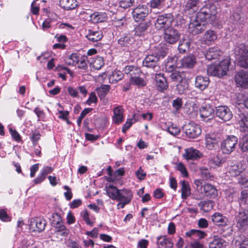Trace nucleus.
<instances>
[{"label": "nucleus", "mask_w": 248, "mask_h": 248, "mask_svg": "<svg viewBox=\"0 0 248 248\" xmlns=\"http://www.w3.org/2000/svg\"><path fill=\"white\" fill-rule=\"evenodd\" d=\"M217 20L216 5L207 4L201 8L194 19H191L188 26L189 31L194 35L200 33L205 30V22L214 24Z\"/></svg>", "instance_id": "nucleus-1"}, {"label": "nucleus", "mask_w": 248, "mask_h": 248, "mask_svg": "<svg viewBox=\"0 0 248 248\" xmlns=\"http://www.w3.org/2000/svg\"><path fill=\"white\" fill-rule=\"evenodd\" d=\"M167 54V50L164 49L161 45L155 47L154 54L147 55L142 61V65L157 71L159 69L158 61L160 57H164Z\"/></svg>", "instance_id": "nucleus-2"}, {"label": "nucleus", "mask_w": 248, "mask_h": 248, "mask_svg": "<svg viewBox=\"0 0 248 248\" xmlns=\"http://www.w3.org/2000/svg\"><path fill=\"white\" fill-rule=\"evenodd\" d=\"M230 62L228 60H223L218 64H212L207 68L209 75L221 78L227 74L229 70Z\"/></svg>", "instance_id": "nucleus-3"}, {"label": "nucleus", "mask_w": 248, "mask_h": 248, "mask_svg": "<svg viewBox=\"0 0 248 248\" xmlns=\"http://www.w3.org/2000/svg\"><path fill=\"white\" fill-rule=\"evenodd\" d=\"M237 56V64L241 67L248 68V46L243 44H239L235 48Z\"/></svg>", "instance_id": "nucleus-4"}, {"label": "nucleus", "mask_w": 248, "mask_h": 248, "mask_svg": "<svg viewBox=\"0 0 248 248\" xmlns=\"http://www.w3.org/2000/svg\"><path fill=\"white\" fill-rule=\"evenodd\" d=\"M234 221L239 231H245L248 227V210L241 209L236 212Z\"/></svg>", "instance_id": "nucleus-5"}, {"label": "nucleus", "mask_w": 248, "mask_h": 248, "mask_svg": "<svg viewBox=\"0 0 248 248\" xmlns=\"http://www.w3.org/2000/svg\"><path fill=\"white\" fill-rule=\"evenodd\" d=\"M238 142V138L234 136H228L221 143L220 148L223 153L230 154L232 152Z\"/></svg>", "instance_id": "nucleus-6"}, {"label": "nucleus", "mask_w": 248, "mask_h": 248, "mask_svg": "<svg viewBox=\"0 0 248 248\" xmlns=\"http://www.w3.org/2000/svg\"><path fill=\"white\" fill-rule=\"evenodd\" d=\"M173 20V16L171 14L159 15L155 23V27L157 30L169 28Z\"/></svg>", "instance_id": "nucleus-7"}, {"label": "nucleus", "mask_w": 248, "mask_h": 248, "mask_svg": "<svg viewBox=\"0 0 248 248\" xmlns=\"http://www.w3.org/2000/svg\"><path fill=\"white\" fill-rule=\"evenodd\" d=\"M183 129L186 136L192 139L198 137L201 134L202 130L200 127L194 123H189L183 127Z\"/></svg>", "instance_id": "nucleus-8"}, {"label": "nucleus", "mask_w": 248, "mask_h": 248, "mask_svg": "<svg viewBox=\"0 0 248 248\" xmlns=\"http://www.w3.org/2000/svg\"><path fill=\"white\" fill-rule=\"evenodd\" d=\"M52 223L56 228V232L60 235L66 236L69 231L62 222L61 217L57 213L54 214L52 216Z\"/></svg>", "instance_id": "nucleus-9"}, {"label": "nucleus", "mask_w": 248, "mask_h": 248, "mask_svg": "<svg viewBox=\"0 0 248 248\" xmlns=\"http://www.w3.org/2000/svg\"><path fill=\"white\" fill-rule=\"evenodd\" d=\"M180 37V33L177 30L172 28L165 29L163 38L167 43L174 44L178 41Z\"/></svg>", "instance_id": "nucleus-10"}, {"label": "nucleus", "mask_w": 248, "mask_h": 248, "mask_svg": "<svg viewBox=\"0 0 248 248\" xmlns=\"http://www.w3.org/2000/svg\"><path fill=\"white\" fill-rule=\"evenodd\" d=\"M216 115L220 120L226 122L232 117V113L230 109L226 106H219L216 108Z\"/></svg>", "instance_id": "nucleus-11"}, {"label": "nucleus", "mask_w": 248, "mask_h": 248, "mask_svg": "<svg viewBox=\"0 0 248 248\" xmlns=\"http://www.w3.org/2000/svg\"><path fill=\"white\" fill-rule=\"evenodd\" d=\"M221 139V135L218 133H209L206 135V147L209 150H213L217 147Z\"/></svg>", "instance_id": "nucleus-12"}, {"label": "nucleus", "mask_w": 248, "mask_h": 248, "mask_svg": "<svg viewBox=\"0 0 248 248\" xmlns=\"http://www.w3.org/2000/svg\"><path fill=\"white\" fill-rule=\"evenodd\" d=\"M149 9L146 5H139L132 11L133 18L136 22L142 21L148 16Z\"/></svg>", "instance_id": "nucleus-13"}, {"label": "nucleus", "mask_w": 248, "mask_h": 248, "mask_svg": "<svg viewBox=\"0 0 248 248\" xmlns=\"http://www.w3.org/2000/svg\"><path fill=\"white\" fill-rule=\"evenodd\" d=\"M234 79L237 86L248 88V71L243 70L238 71L235 75Z\"/></svg>", "instance_id": "nucleus-14"}, {"label": "nucleus", "mask_w": 248, "mask_h": 248, "mask_svg": "<svg viewBox=\"0 0 248 248\" xmlns=\"http://www.w3.org/2000/svg\"><path fill=\"white\" fill-rule=\"evenodd\" d=\"M200 116L203 121L208 122L214 118L215 110L209 104L202 106L200 109Z\"/></svg>", "instance_id": "nucleus-15"}, {"label": "nucleus", "mask_w": 248, "mask_h": 248, "mask_svg": "<svg viewBox=\"0 0 248 248\" xmlns=\"http://www.w3.org/2000/svg\"><path fill=\"white\" fill-rule=\"evenodd\" d=\"M46 224V221L43 218H33L30 221V229L32 232H40L45 229Z\"/></svg>", "instance_id": "nucleus-16"}, {"label": "nucleus", "mask_w": 248, "mask_h": 248, "mask_svg": "<svg viewBox=\"0 0 248 248\" xmlns=\"http://www.w3.org/2000/svg\"><path fill=\"white\" fill-rule=\"evenodd\" d=\"M86 37L89 41L92 42L101 40L103 36L102 32L100 30L88 29L86 31Z\"/></svg>", "instance_id": "nucleus-17"}, {"label": "nucleus", "mask_w": 248, "mask_h": 248, "mask_svg": "<svg viewBox=\"0 0 248 248\" xmlns=\"http://www.w3.org/2000/svg\"><path fill=\"white\" fill-rule=\"evenodd\" d=\"M156 245L158 248H172L173 243L167 235H160L157 237Z\"/></svg>", "instance_id": "nucleus-18"}, {"label": "nucleus", "mask_w": 248, "mask_h": 248, "mask_svg": "<svg viewBox=\"0 0 248 248\" xmlns=\"http://www.w3.org/2000/svg\"><path fill=\"white\" fill-rule=\"evenodd\" d=\"M185 154H183L184 158L187 160H196L202 156V154L199 150L192 147L186 149Z\"/></svg>", "instance_id": "nucleus-19"}, {"label": "nucleus", "mask_w": 248, "mask_h": 248, "mask_svg": "<svg viewBox=\"0 0 248 248\" xmlns=\"http://www.w3.org/2000/svg\"><path fill=\"white\" fill-rule=\"evenodd\" d=\"M108 15L105 12H95L90 15L89 21L93 23L103 22L107 20Z\"/></svg>", "instance_id": "nucleus-20"}, {"label": "nucleus", "mask_w": 248, "mask_h": 248, "mask_svg": "<svg viewBox=\"0 0 248 248\" xmlns=\"http://www.w3.org/2000/svg\"><path fill=\"white\" fill-rule=\"evenodd\" d=\"M156 86L158 91L163 92L168 88V84L163 74L159 73L155 75Z\"/></svg>", "instance_id": "nucleus-21"}, {"label": "nucleus", "mask_w": 248, "mask_h": 248, "mask_svg": "<svg viewBox=\"0 0 248 248\" xmlns=\"http://www.w3.org/2000/svg\"><path fill=\"white\" fill-rule=\"evenodd\" d=\"M213 223L217 226H225L228 223V218L219 213H215L211 216Z\"/></svg>", "instance_id": "nucleus-22"}, {"label": "nucleus", "mask_w": 248, "mask_h": 248, "mask_svg": "<svg viewBox=\"0 0 248 248\" xmlns=\"http://www.w3.org/2000/svg\"><path fill=\"white\" fill-rule=\"evenodd\" d=\"M238 124L242 131L248 130V114L241 113L238 114L237 116Z\"/></svg>", "instance_id": "nucleus-23"}, {"label": "nucleus", "mask_w": 248, "mask_h": 248, "mask_svg": "<svg viewBox=\"0 0 248 248\" xmlns=\"http://www.w3.org/2000/svg\"><path fill=\"white\" fill-rule=\"evenodd\" d=\"M119 192L118 198L117 201L124 202H125V203H128L131 202L133 197V193L130 190L123 189H121Z\"/></svg>", "instance_id": "nucleus-24"}, {"label": "nucleus", "mask_w": 248, "mask_h": 248, "mask_svg": "<svg viewBox=\"0 0 248 248\" xmlns=\"http://www.w3.org/2000/svg\"><path fill=\"white\" fill-rule=\"evenodd\" d=\"M135 40L130 34H125L118 41V45L122 48L128 47L133 44Z\"/></svg>", "instance_id": "nucleus-25"}, {"label": "nucleus", "mask_w": 248, "mask_h": 248, "mask_svg": "<svg viewBox=\"0 0 248 248\" xmlns=\"http://www.w3.org/2000/svg\"><path fill=\"white\" fill-rule=\"evenodd\" d=\"M209 84V79L207 77L197 76L195 78V87L201 90L206 89Z\"/></svg>", "instance_id": "nucleus-26"}, {"label": "nucleus", "mask_w": 248, "mask_h": 248, "mask_svg": "<svg viewBox=\"0 0 248 248\" xmlns=\"http://www.w3.org/2000/svg\"><path fill=\"white\" fill-rule=\"evenodd\" d=\"M191 41L188 37H184L180 40L178 47V50L181 53H185L187 52L190 47Z\"/></svg>", "instance_id": "nucleus-27"}, {"label": "nucleus", "mask_w": 248, "mask_h": 248, "mask_svg": "<svg viewBox=\"0 0 248 248\" xmlns=\"http://www.w3.org/2000/svg\"><path fill=\"white\" fill-rule=\"evenodd\" d=\"M124 110L121 106L116 107L113 110V121L116 124L121 123L124 120Z\"/></svg>", "instance_id": "nucleus-28"}, {"label": "nucleus", "mask_w": 248, "mask_h": 248, "mask_svg": "<svg viewBox=\"0 0 248 248\" xmlns=\"http://www.w3.org/2000/svg\"><path fill=\"white\" fill-rule=\"evenodd\" d=\"M228 243L223 239L217 237L214 239L209 244V248H226Z\"/></svg>", "instance_id": "nucleus-29"}, {"label": "nucleus", "mask_w": 248, "mask_h": 248, "mask_svg": "<svg viewBox=\"0 0 248 248\" xmlns=\"http://www.w3.org/2000/svg\"><path fill=\"white\" fill-rule=\"evenodd\" d=\"M123 71L125 74L131 76V77L136 76H140L141 73V71L139 67L132 65L125 66Z\"/></svg>", "instance_id": "nucleus-30"}, {"label": "nucleus", "mask_w": 248, "mask_h": 248, "mask_svg": "<svg viewBox=\"0 0 248 248\" xmlns=\"http://www.w3.org/2000/svg\"><path fill=\"white\" fill-rule=\"evenodd\" d=\"M60 5L66 10L75 9L78 6L76 0H59Z\"/></svg>", "instance_id": "nucleus-31"}, {"label": "nucleus", "mask_w": 248, "mask_h": 248, "mask_svg": "<svg viewBox=\"0 0 248 248\" xmlns=\"http://www.w3.org/2000/svg\"><path fill=\"white\" fill-rule=\"evenodd\" d=\"M217 38V35L213 31L208 30L206 31L202 38V41L204 44L211 45Z\"/></svg>", "instance_id": "nucleus-32"}, {"label": "nucleus", "mask_w": 248, "mask_h": 248, "mask_svg": "<svg viewBox=\"0 0 248 248\" xmlns=\"http://www.w3.org/2000/svg\"><path fill=\"white\" fill-rule=\"evenodd\" d=\"M196 63V58L193 55H188L181 60V64L183 67L192 68Z\"/></svg>", "instance_id": "nucleus-33"}, {"label": "nucleus", "mask_w": 248, "mask_h": 248, "mask_svg": "<svg viewBox=\"0 0 248 248\" xmlns=\"http://www.w3.org/2000/svg\"><path fill=\"white\" fill-rule=\"evenodd\" d=\"M220 51L217 47H211L206 51L205 57L208 60L217 59L220 55Z\"/></svg>", "instance_id": "nucleus-34"}, {"label": "nucleus", "mask_w": 248, "mask_h": 248, "mask_svg": "<svg viewBox=\"0 0 248 248\" xmlns=\"http://www.w3.org/2000/svg\"><path fill=\"white\" fill-rule=\"evenodd\" d=\"M149 27V23L147 22L139 24L135 28V35L139 36L144 35Z\"/></svg>", "instance_id": "nucleus-35"}, {"label": "nucleus", "mask_w": 248, "mask_h": 248, "mask_svg": "<svg viewBox=\"0 0 248 248\" xmlns=\"http://www.w3.org/2000/svg\"><path fill=\"white\" fill-rule=\"evenodd\" d=\"M106 188V192L109 197L112 200H117L121 189H118L113 185H109Z\"/></svg>", "instance_id": "nucleus-36"}, {"label": "nucleus", "mask_w": 248, "mask_h": 248, "mask_svg": "<svg viewBox=\"0 0 248 248\" xmlns=\"http://www.w3.org/2000/svg\"><path fill=\"white\" fill-rule=\"evenodd\" d=\"M224 162V161L221 156L216 155L212 156L209 159L208 164L211 167L215 168L217 167H220L222 166Z\"/></svg>", "instance_id": "nucleus-37"}, {"label": "nucleus", "mask_w": 248, "mask_h": 248, "mask_svg": "<svg viewBox=\"0 0 248 248\" xmlns=\"http://www.w3.org/2000/svg\"><path fill=\"white\" fill-rule=\"evenodd\" d=\"M124 77L122 72L119 70H114L109 76L108 79L110 83H115L121 80Z\"/></svg>", "instance_id": "nucleus-38"}, {"label": "nucleus", "mask_w": 248, "mask_h": 248, "mask_svg": "<svg viewBox=\"0 0 248 248\" xmlns=\"http://www.w3.org/2000/svg\"><path fill=\"white\" fill-rule=\"evenodd\" d=\"M181 196L183 199H186L191 194L190 188L188 183L186 181L181 182Z\"/></svg>", "instance_id": "nucleus-39"}, {"label": "nucleus", "mask_w": 248, "mask_h": 248, "mask_svg": "<svg viewBox=\"0 0 248 248\" xmlns=\"http://www.w3.org/2000/svg\"><path fill=\"white\" fill-rule=\"evenodd\" d=\"M189 84L186 81V79L184 78L183 80L180 81L177 85V90L180 94H183L187 92L188 90Z\"/></svg>", "instance_id": "nucleus-40"}, {"label": "nucleus", "mask_w": 248, "mask_h": 248, "mask_svg": "<svg viewBox=\"0 0 248 248\" xmlns=\"http://www.w3.org/2000/svg\"><path fill=\"white\" fill-rule=\"evenodd\" d=\"M130 81L132 85H136L138 87H143L146 85L144 79L140 77L139 76L131 77Z\"/></svg>", "instance_id": "nucleus-41"}, {"label": "nucleus", "mask_w": 248, "mask_h": 248, "mask_svg": "<svg viewBox=\"0 0 248 248\" xmlns=\"http://www.w3.org/2000/svg\"><path fill=\"white\" fill-rule=\"evenodd\" d=\"M200 170L203 178L210 181L214 180V175L210 172L209 170L207 168L205 167H201L200 169Z\"/></svg>", "instance_id": "nucleus-42"}, {"label": "nucleus", "mask_w": 248, "mask_h": 248, "mask_svg": "<svg viewBox=\"0 0 248 248\" xmlns=\"http://www.w3.org/2000/svg\"><path fill=\"white\" fill-rule=\"evenodd\" d=\"M110 90V86L108 85H102L96 89L98 95L100 98H104L106 96Z\"/></svg>", "instance_id": "nucleus-43"}, {"label": "nucleus", "mask_w": 248, "mask_h": 248, "mask_svg": "<svg viewBox=\"0 0 248 248\" xmlns=\"http://www.w3.org/2000/svg\"><path fill=\"white\" fill-rule=\"evenodd\" d=\"M239 147L242 152L248 151V135H244L239 141Z\"/></svg>", "instance_id": "nucleus-44"}, {"label": "nucleus", "mask_w": 248, "mask_h": 248, "mask_svg": "<svg viewBox=\"0 0 248 248\" xmlns=\"http://www.w3.org/2000/svg\"><path fill=\"white\" fill-rule=\"evenodd\" d=\"M80 56V55L76 53H72L67 58L66 60V63L69 65L76 66Z\"/></svg>", "instance_id": "nucleus-45"}, {"label": "nucleus", "mask_w": 248, "mask_h": 248, "mask_svg": "<svg viewBox=\"0 0 248 248\" xmlns=\"http://www.w3.org/2000/svg\"><path fill=\"white\" fill-rule=\"evenodd\" d=\"M91 65L93 68L94 69H100L104 65L103 58L101 57H96L95 58H93Z\"/></svg>", "instance_id": "nucleus-46"}, {"label": "nucleus", "mask_w": 248, "mask_h": 248, "mask_svg": "<svg viewBox=\"0 0 248 248\" xmlns=\"http://www.w3.org/2000/svg\"><path fill=\"white\" fill-rule=\"evenodd\" d=\"M88 62V58L85 55H80L77 64L79 69L86 70L87 69Z\"/></svg>", "instance_id": "nucleus-47"}, {"label": "nucleus", "mask_w": 248, "mask_h": 248, "mask_svg": "<svg viewBox=\"0 0 248 248\" xmlns=\"http://www.w3.org/2000/svg\"><path fill=\"white\" fill-rule=\"evenodd\" d=\"M199 206L205 212H207L213 208L214 203L211 201H203L199 203Z\"/></svg>", "instance_id": "nucleus-48"}, {"label": "nucleus", "mask_w": 248, "mask_h": 248, "mask_svg": "<svg viewBox=\"0 0 248 248\" xmlns=\"http://www.w3.org/2000/svg\"><path fill=\"white\" fill-rule=\"evenodd\" d=\"M183 100L182 98H177L173 100L172 106L176 112H178L182 108Z\"/></svg>", "instance_id": "nucleus-49"}, {"label": "nucleus", "mask_w": 248, "mask_h": 248, "mask_svg": "<svg viewBox=\"0 0 248 248\" xmlns=\"http://www.w3.org/2000/svg\"><path fill=\"white\" fill-rule=\"evenodd\" d=\"M234 244L239 248H248V237L243 236L241 241L236 240Z\"/></svg>", "instance_id": "nucleus-50"}, {"label": "nucleus", "mask_w": 248, "mask_h": 248, "mask_svg": "<svg viewBox=\"0 0 248 248\" xmlns=\"http://www.w3.org/2000/svg\"><path fill=\"white\" fill-rule=\"evenodd\" d=\"M165 2V0H151L150 5L152 8L160 9L164 6Z\"/></svg>", "instance_id": "nucleus-51"}, {"label": "nucleus", "mask_w": 248, "mask_h": 248, "mask_svg": "<svg viewBox=\"0 0 248 248\" xmlns=\"http://www.w3.org/2000/svg\"><path fill=\"white\" fill-rule=\"evenodd\" d=\"M241 172H242V169L239 170V167L236 164L232 166L229 170V173L232 177L238 176Z\"/></svg>", "instance_id": "nucleus-52"}, {"label": "nucleus", "mask_w": 248, "mask_h": 248, "mask_svg": "<svg viewBox=\"0 0 248 248\" xmlns=\"http://www.w3.org/2000/svg\"><path fill=\"white\" fill-rule=\"evenodd\" d=\"M170 77L173 81L180 82L184 79L182 77V74L177 71H173Z\"/></svg>", "instance_id": "nucleus-53"}, {"label": "nucleus", "mask_w": 248, "mask_h": 248, "mask_svg": "<svg viewBox=\"0 0 248 248\" xmlns=\"http://www.w3.org/2000/svg\"><path fill=\"white\" fill-rule=\"evenodd\" d=\"M41 135L38 131L32 132L31 134L30 138L34 146L37 145L38 141L40 139Z\"/></svg>", "instance_id": "nucleus-54"}, {"label": "nucleus", "mask_w": 248, "mask_h": 248, "mask_svg": "<svg viewBox=\"0 0 248 248\" xmlns=\"http://www.w3.org/2000/svg\"><path fill=\"white\" fill-rule=\"evenodd\" d=\"M248 200V192L246 190H243L241 191L240 196L239 198L240 204H245Z\"/></svg>", "instance_id": "nucleus-55"}, {"label": "nucleus", "mask_w": 248, "mask_h": 248, "mask_svg": "<svg viewBox=\"0 0 248 248\" xmlns=\"http://www.w3.org/2000/svg\"><path fill=\"white\" fill-rule=\"evenodd\" d=\"M134 2V0H120V6L124 9H127L132 6Z\"/></svg>", "instance_id": "nucleus-56"}, {"label": "nucleus", "mask_w": 248, "mask_h": 248, "mask_svg": "<svg viewBox=\"0 0 248 248\" xmlns=\"http://www.w3.org/2000/svg\"><path fill=\"white\" fill-rule=\"evenodd\" d=\"M134 119H128L125 124L124 125L122 128V132L125 133L126 131L130 127L133 123H134L136 120L135 119V115L133 116Z\"/></svg>", "instance_id": "nucleus-57"}, {"label": "nucleus", "mask_w": 248, "mask_h": 248, "mask_svg": "<svg viewBox=\"0 0 248 248\" xmlns=\"http://www.w3.org/2000/svg\"><path fill=\"white\" fill-rule=\"evenodd\" d=\"M185 248H204V246L200 242L196 240L190 242L189 245L186 246Z\"/></svg>", "instance_id": "nucleus-58"}, {"label": "nucleus", "mask_w": 248, "mask_h": 248, "mask_svg": "<svg viewBox=\"0 0 248 248\" xmlns=\"http://www.w3.org/2000/svg\"><path fill=\"white\" fill-rule=\"evenodd\" d=\"M203 189L204 193L207 195L214 193L215 188L209 184H206L203 186Z\"/></svg>", "instance_id": "nucleus-59"}, {"label": "nucleus", "mask_w": 248, "mask_h": 248, "mask_svg": "<svg viewBox=\"0 0 248 248\" xmlns=\"http://www.w3.org/2000/svg\"><path fill=\"white\" fill-rule=\"evenodd\" d=\"M177 169L181 172L184 177H187L188 176V173L186 167L183 163H178L177 165Z\"/></svg>", "instance_id": "nucleus-60"}, {"label": "nucleus", "mask_w": 248, "mask_h": 248, "mask_svg": "<svg viewBox=\"0 0 248 248\" xmlns=\"http://www.w3.org/2000/svg\"><path fill=\"white\" fill-rule=\"evenodd\" d=\"M185 2L186 10H189L196 6L197 1V0H186Z\"/></svg>", "instance_id": "nucleus-61"}, {"label": "nucleus", "mask_w": 248, "mask_h": 248, "mask_svg": "<svg viewBox=\"0 0 248 248\" xmlns=\"http://www.w3.org/2000/svg\"><path fill=\"white\" fill-rule=\"evenodd\" d=\"M51 27H52V21L50 19H46L42 25V28L44 31H46Z\"/></svg>", "instance_id": "nucleus-62"}, {"label": "nucleus", "mask_w": 248, "mask_h": 248, "mask_svg": "<svg viewBox=\"0 0 248 248\" xmlns=\"http://www.w3.org/2000/svg\"><path fill=\"white\" fill-rule=\"evenodd\" d=\"M97 101V98L94 92H92L89 96L88 99L87 100V104L91 105L92 103H96Z\"/></svg>", "instance_id": "nucleus-63"}, {"label": "nucleus", "mask_w": 248, "mask_h": 248, "mask_svg": "<svg viewBox=\"0 0 248 248\" xmlns=\"http://www.w3.org/2000/svg\"><path fill=\"white\" fill-rule=\"evenodd\" d=\"M82 217L83 219L85 221L87 224L93 226V223L92 222L89 218V216L87 211H84L82 214Z\"/></svg>", "instance_id": "nucleus-64"}]
</instances>
